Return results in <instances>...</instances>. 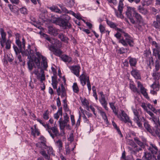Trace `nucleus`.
I'll use <instances>...</instances> for the list:
<instances>
[{
    "instance_id": "c85d7f7f",
    "label": "nucleus",
    "mask_w": 160,
    "mask_h": 160,
    "mask_svg": "<svg viewBox=\"0 0 160 160\" xmlns=\"http://www.w3.org/2000/svg\"><path fill=\"white\" fill-rule=\"evenodd\" d=\"M134 16L137 19L138 22L139 23H143L144 22V20L142 16L140 14H139L137 12H136L134 15Z\"/></svg>"
},
{
    "instance_id": "0e129e2a",
    "label": "nucleus",
    "mask_w": 160,
    "mask_h": 160,
    "mask_svg": "<svg viewBox=\"0 0 160 160\" xmlns=\"http://www.w3.org/2000/svg\"><path fill=\"white\" fill-rule=\"evenodd\" d=\"M39 140L40 142H42L43 145H45L46 142V139L43 136H41L39 138Z\"/></svg>"
},
{
    "instance_id": "6ab92c4d",
    "label": "nucleus",
    "mask_w": 160,
    "mask_h": 160,
    "mask_svg": "<svg viewBox=\"0 0 160 160\" xmlns=\"http://www.w3.org/2000/svg\"><path fill=\"white\" fill-rule=\"evenodd\" d=\"M58 123L60 129L63 132V130L65 127L67 126L68 122L63 120L62 118L61 117L59 119L58 121Z\"/></svg>"
},
{
    "instance_id": "f3484780",
    "label": "nucleus",
    "mask_w": 160,
    "mask_h": 160,
    "mask_svg": "<svg viewBox=\"0 0 160 160\" xmlns=\"http://www.w3.org/2000/svg\"><path fill=\"white\" fill-rule=\"evenodd\" d=\"M97 107L98 112L100 114L104 122L107 124H108V121L105 113L102 110V108L99 107Z\"/></svg>"
},
{
    "instance_id": "2eb2a0df",
    "label": "nucleus",
    "mask_w": 160,
    "mask_h": 160,
    "mask_svg": "<svg viewBox=\"0 0 160 160\" xmlns=\"http://www.w3.org/2000/svg\"><path fill=\"white\" fill-rule=\"evenodd\" d=\"M138 87L140 90L141 93L147 99L149 98L147 93L146 92V89L143 87L142 84L139 81L137 82Z\"/></svg>"
},
{
    "instance_id": "052dcab7",
    "label": "nucleus",
    "mask_w": 160,
    "mask_h": 160,
    "mask_svg": "<svg viewBox=\"0 0 160 160\" xmlns=\"http://www.w3.org/2000/svg\"><path fill=\"white\" fill-rule=\"evenodd\" d=\"M44 149H47L48 154H51L52 152L53 149L51 147H48L46 145Z\"/></svg>"
},
{
    "instance_id": "c03bdc74",
    "label": "nucleus",
    "mask_w": 160,
    "mask_h": 160,
    "mask_svg": "<svg viewBox=\"0 0 160 160\" xmlns=\"http://www.w3.org/2000/svg\"><path fill=\"white\" fill-rule=\"evenodd\" d=\"M106 21L107 24L109 26L110 28H116L117 25L114 22L108 19H106Z\"/></svg>"
},
{
    "instance_id": "a878e982",
    "label": "nucleus",
    "mask_w": 160,
    "mask_h": 160,
    "mask_svg": "<svg viewBox=\"0 0 160 160\" xmlns=\"http://www.w3.org/2000/svg\"><path fill=\"white\" fill-rule=\"evenodd\" d=\"M44 36L45 37L46 39L48 40L52 44V45L57 43L58 41L57 40L54 39L52 38H51L48 37V36L46 34L44 35Z\"/></svg>"
},
{
    "instance_id": "c756f323",
    "label": "nucleus",
    "mask_w": 160,
    "mask_h": 160,
    "mask_svg": "<svg viewBox=\"0 0 160 160\" xmlns=\"http://www.w3.org/2000/svg\"><path fill=\"white\" fill-rule=\"evenodd\" d=\"M61 58L62 61L65 62H70L72 60V58L66 55H63Z\"/></svg>"
},
{
    "instance_id": "e2e57ef3",
    "label": "nucleus",
    "mask_w": 160,
    "mask_h": 160,
    "mask_svg": "<svg viewBox=\"0 0 160 160\" xmlns=\"http://www.w3.org/2000/svg\"><path fill=\"white\" fill-rule=\"evenodd\" d=\"M152 25L156 28H160V24L157 20L153 22Z\"/></svg>"
},
{
    "instance_id": "39448f33",
    "label": "nucleus",
    "mask_w": 160,
    "mask_h": 160,
    "mask_svg": "<svg viewBox=\"0 0 160 160\" xmlns=\"http://www.w3.org/2000/svg\"><path fill=\"white\" fill-rule=\"evenodd\" d=\"M41 59L35 57L33 60L30 59L28 62V67L29 70L31 71L33 68V66L35 64L38 68H41L40 60Z\"/></svg>"
},
{
    "instance_id": "4c0bfd02",
    "label": "nucleus",
    "mask_w": 160,
    "mask_h": 160,
    "mask_svg": "<svg viewBox=\"0 0 160 160\" xmlns=\"http://www.w3.org/2000/svg\"><path fill=\"white\" fill-rule=\"evenodd\" d=\"M55 144L56 146L58 148L60 151L62 150V141L59 139L55 142Z\"/></svg>"
},
{
    "instance_id": "72a5a7b5",
    "label": "nucleus",
    "mask_w": 160,
    "mask_h": 160,
    "mask_svg": "<svg viewBox=\"0 0 160 160\" xmlns=\"http://www.w3.org/2000/svg\"><path fill=\"white\" fill-rule=\"evenodd\" d=\"M58 37L61 40L65 42H68V38L63 34L60 33L58 35Z\"/></svg>"
},
{
    "instance_id": "f03ea898",
    "label": "nucleus",
    "mask_w": 160,
    "mask_h": 160,
    "mask_svg": "<svg viewBox=\"0 0 160 160\" xmlns=\"http://www.w3.org/2000/svg\"><path fill=\"white\" fill-rule=\"evenodd\" d=\"M122 31L120 32L123 34V35L125 37V39L122 38L119 40V42L124 46H127L128 44L130 47H133L134 45V42L132 38L122 29Z\"/></svg>"
},
{
    "instance_id": "ddd939ff",
    "label": "nucleus",
    "mask_w": 160,
    "mask_h": 160,
    "mask_svg": "<svg viewBox=\"0 0 160 160\" xmlns=\"http://www.w3.org/2000/svg\"><path fill=\"white\" fill-rule=\"evenodd\" d=\"M49 49L52 51L55 55L60 57L62 53V52L59 49L56 48L55 44L51 45L49 46Z\"/></svg>"
},
{
    "instance_id": "cd10ccee",
    "label": "nucleus",
    "mask_w": 160,
    "mask_h": 160,
    "mask_svg": "<svg viewBox=\"0 0 160 160\" xmlns=\"http://www.w3.org/2000/svg\"><path fill=\"white\" fill-rule=\"evenodd\" d=\"M67 94L65 88L62 84L61 85V97L62 98L67 99Z\"/></svg>"
},
{
    "instance_id": "9d476101",
    "label": "nucleus",
    "mask_w": 160,
    "mask_h": 160,
    "mask_svg": "<svg viewBox=\"0 0 160 160\" xmlns=\"http://www.w3.org/2000/svg\"><path fill=\"white\" fill-rule=\"evenodd\" d=\"M152 154H156L158 151V148L155 144L150 143L147 145L145 147Z\"/></svg>"
},
{
    "instance_id": "412c9836",
    "label": "nucleus",
    "mask_w": 160,
    "mask_h": 160,
    "mask_svg": "<svg viewBox=\"0 0 160 160\" xmlns=\"http://www.w3.org/2000/svg\"><path fill=\"white\" fill-rule=\"evenodd\" d=\"M128 59L129 60V63L131 67H135L136 66L137 62V60L136 58L129 57L128 58Z\"/></svg>"
},
{
    "instance_id": "a19ab883",
    "label": "nucleus",
    "mask_w": 160,
    "mask_h": 160,
    "mask_svg": "<svg viewBox=\"0 0 160 160\" xmlns=\"http://www.w3.org/2000/svg\"><path fill=\"white\" fill-rule=\"evenodd\" d=\"M144 126L148 131L151 133H152V130L151 129L150 125L148 122H145Z\"/></svg>"
},
{
    "instance_id": "a18cd8bd",
    "label": "nucleus",
    "mask_w": 160,
    "mask_h": 160,
    "mask_svg": "<svg viewBox=\"0 0 160 160\" xmlns=\"http://www.w3.org/2000/svg\"><path fill=\"white\" fill-rule=\"evenodd\" d=\"M40 153L43 156L45 159L48 160L50 159V157L44 151L40 152Z\"/></svg>"
},
{
    "instance_id": "a211bd4d",
    "label": "nucleus",
    "mask_w": 160,
    "mask_h": 160,
    "mask_svg": "<svg viewBox=\"0 0 160 160\" xmlns=\"http://www.w3.org/2000/svg\"><path fill=\"white\" fill-rule=\"evenodd\" d=\"M131 75L136 79H139L141 78V76L138 70L133 68L131 72Z\"/></svg>"
},
{
    "instance_id": "69168bd1",
    "label": "nucleus",
    "mask_w": 160,
    "mask_h": 160,
    "mask_svg": "<svg viewBox=\"0 0 160 160\" xmlns=\"http://www.w3.org/2000/svg\"><path fill=\"white\" fill-rule=\"evenodd\" d=\"M141 107L144 110L146 111L147 112L149 111L147 108V106H146L145 103L144 102H142L141 105Z\"/></svg>"
},
{
    "instance_id": "603ef678",
    "label": "nucleus",
    "mask_w": 160,
    "mask_h": 160,
    "mask_svg": "<svg viewBox=\"0 0 160 160\" xmlns=\"http://www.w3.org/2000/svg\"><path fill=\"white\" fill-rule=\"evenodd\" d=\"M40 72L41 73V75L40 76L39 78H40V81L41 82H42L43 81L45 80V75L44 73V71L42 69H41Z\"/></svg>"
},
{
    "instance_id": "58836bf2",
    "label": "nucleus",
    "mask_w": 160,
    "mask_h": 160,
    "mask_svg": "<svg viewBox=\"0 0 160 160\" xmlns=\"http://www.w3.org/2000/svg\"><path fill=\"white\" fill-rule=\"evenodd\" d=\"M51 21L53 23L59 24V25L61 23L60 18H56L52 17Z\"/></svg>"
},
{
    "instance_id": "5701e85b",
    "label": "nucleus",
    "mask_w": 160,
    "mask_h": 160,
    "mask_svg": "<svg viewBox=\"0 0 160 160\" xmlns=\"http://www.w3.org/2000/svg\"><path fill=\"white\" fill-rule=\"evenodd\" d=\"M48 30L49 33L50 34L56 35L58 33V30L52 26L48 27Z\"/></svg>"
},
{
    "instance_id": "5fc2aeb1",
    "label": "nucleus",
    "mask_w": 160,
    "mask_h": 160,
    "mask_svg": "<svg viewBox=\"0 0 160 160\" xmlns=\"http://www.w3.org/2000/svg\"><path fill=\"white\" fill-rule=\"evenodd\" d=\"M36 146L37 147L40 148L42 150H43L46 146V144L43 145L42 142H39L36 144Z\"/></svg>"
},
{
    "instance_id": "13d9d810",
    "label": "nucleus",
    "mask_w": 160,
    "mask_h": 160,
    "mask_svg": "<svg viewBox=\"0 0 160 160\" xmlns=\"http://www.w3.org/2000/svg\"><path fill=\"white\" fill-rule=\"evenodd\" d=\"M160 51H158L157 50L154 49L153 54L156 56L157 57L158 59L160 60Z\"/></svg>"
},
{
    "instance_id": "79ce46f5",
    "label": "nucleus",
    "mask_w": 160,
    "mask_h": 160,
    "mask_svg": "<svg viewBox=\"0 0 160 160\" xmlns=\"http://www.w3.org/2000/svg\"><path fill=\"white\" fill-rule=\"evenodd\" d=\"M31 129L32 134L35 137L36 134L38 136H39V135L40 132L38 129H35L34 130L32 128H31Z\"/></svg>"
},
{
    "instance_id": "bb28decb",
    "label": "nucleus",
    "mask_w": 160,
    "mask_h": 160,
    "mask_svg": "<svg viewBox=\"0 0 160 160\" xmlns=\"http://www.w3.org/2000/svg\"><path fill=\"white\" fill-rule=\"evenodd\" d=\"M151 117L149 118V120L153 121V122H156L158 121V118L155 116L154 115V114L151 111H149L147 112Z\"/></svg>"
},
{
    "instance_id": "f704fd0d",
    "label": "nucleus",
    "mask_w": 160,
    "mask_h": 160,
    "mask_svg": "<svg viewBox=\"0 0 160 160\" xmlns=\"http://www.w3.org/2000/svg\"><path fill=\"white\" fill-rule=\"evenodd\" d=\"M127 49L123 47L121 48H117V52L120 54H122L127 52Z\"/></svg>"
},
{
    "instance_id": "4be33fe9",
    "label": "nucleus",
    "mask_w": 160,
    "mask_h": 160,
    "mask_svg": "<svg viewBox=\"0 0 160 160\" xmlns=\"http://www.w3.org/2000/svg\"><path fill=\"white\" fill-rule=\"evenodd\" d=\"M99 101L102 106L107 110H108V108L107 107L108 102L106 100L105 98H100Z\"/></svg>"
},
{
    "instance_id": "4468645a",
    "label": "nucleus",
    "mask_w": 160,
    "mask_h": 160,
    "mask_svg": "<svg viewBox=\"0 0 160 160\" xmlns=\"http://www.w3.org/2000/svg\"><path fill=\"white\" fill-rule=\"evenodd\" d=\"M71 72L77 77L79 76V72L80 67L79 65H74L70 66L69 67Z\"/></svg>"
},
{
    "instance_id": "338daca9",
    "label": "nucleus",
    "mask_w": 160,
    "mask_h": 160,
    "mask_svg": "<svg viewBox=\"0 0 160 160\" xmlns=\"http://www.w3.org/2000/svg\"><path fill=\"white\" fill-rule=\"evenodd\" d=\"M99 29L100 32L102 34L105 31V28L103 25L101 24H100L99 27Z\"/></svg>"
},
{
    "instance_id": "2f4dec72",
    "label": "nucleus",
    "mask_w": 160,
    "mask_h": 160,
    "mask_svg": "<svg viewBox=\"0 0 160 160\" xmlns=\"http://www.w3.org/2000/svg\"><path fill=\"white\" fill-rule=\"evenodd\" d=\"M60 115L61 116H62V108L61 107L59 108L57 112L54 114V118L57 120L59 118Z\"/></svg>"
},
{
    "instance_id": "680f3d73",
    "label": "nucleus",
    "mask_w": 160,
    "mask_h": 160,
    "mask_svg": "<svg viewBox=\"0 0 160 160\" xmlns=\"http://www.w3.org/2000/svg\"><path fill=\"white\" fill-rule=\"evenodd\" d=\"M32 74H35L37 76V78L38 79L40 78L39 73L38 70V69H36L34 70V71L31 72Z\"/></svg>"
},
{
    "instance_id": "9b49d317",
    "label": "nucleus",
    "mask_w": 160,
    "mask_h": 160,
    "mask_svg": "<svg viewBox=\"0 0 160 160\" xmlns=\"http://www.w3.org/2000/svg\"><path fill=\"white\" fill-rule=\"evenodd\" d=\"M81 84L82 86L85 85L88 81H90L89 76H87L85 73H83L79 77Z\"/></svg>"
},
{
    "instance_id": "0eeeda50",
    "label": "nucleus",
    "mask_w": 160,
    "mask_h": 160,
    "mask_svg": "<svg viewBox=\"0 0 160 160\" xmlns=\"http://www.w3.org/2000/svg\"><path fill=\"white\" fill-rule=\"evenodd\" d=\"M16 43L18 46L20 50L23 49L25 50V42L24 38H22L21 41L20 38L21 37L19 34L17 33L16 34Z\"/></svg>"
},
{
    "instance_id": "1a4fd4ad",
    "label": "nucleus",
    "mask_w": 160,
    "mask_h": 160,
    "mask_svg": "<svg viewBox=\"0 0 160 160\" xmlns=\"http://www.w3.org/2000/svg\"><path fill=\"white\" fill-rule=\"evenodd\" d=\"M117 116L121 120L124 122L125 123L129 122L130 125L132 126V122L128 116L125 113L124 111L122 110L121 111V114L118 115V113Z\"/></svg>"
},
{
    "instance_id": "7c9ffc66",
    "label": "nucleus",
    "mask_w": 160,
    "mask_h": 160,
    "mask_svg": "<svg viewBox=\"0 0 160 160\" xmlns=\"http://www.w3.org/2000/svg\"><path fill=\"white\" fill-rule=\"evenodd\" d=\"M151 87L157 91H159L160 89V85L158 82H154L151 86Z\"/></svg>"
},
{
    "instance_id": "37998d69",
    "label": "nucleus",
    "mask_w": 160,
    "mask_h": 160,
    "mask_svg": "<svg viewBox=\"0 0 160 160\" xmlns=\"http://www.w3.org/2000/svg\"><path fill=\"white\" fill-rule=\"evenodd\" d=\"M109 104L110 108L113 110V112L114 113L115 115H117L118 112L116 109V108L114 106V103L113 102H109Z\"/></svg>"
},
{
    "instance_id": "8fccbe9b",
    "label": "nucleus",
    "mask_w": 160,
    "mask_h": 160,
    "mask_svg": "<svg viewBox=\"0 0 160 160\" xmlns=\"http://www.w3.org/2000/svg\"><path fill=\"white\" fill-rule=\"evenodd\" d=\"M127 142L128 144L130 145L132 147H137V145L136 144V143L132 140L128 139L127 140Z\"/></svg>"
},
{
    "instance_id": "bf43d9fd",
    "label": "nucleus",
    "mask_w": 160,
    "mask_h": 160,
    "mask_svg": "<svg viewBox=\"0 0 160 160\" xmlns=\"http://www.w3.org/2000/svg\"><path fill=\"white\" fill-rule=\"evenodd\" d=\"M82 104L86 106V109L88 110H89V108L88 106V103L86 99H84L82 101Z\"/></svg>"
},
{
    "instance_id": "6e6552de",
    "label": "nucleus",
    "mask_w": 160,
    "mask_h": 160,
    "mask_svg": "<svg viewBox=\"0 0 160 160\" xmlns=\"http://www.w3.org/2000/svg\"><path fill=\"white\" fill-rule=\"evenodd\" d=\"M35 54L38 57L41 59L40 63L43 68L45 70L47 69L48 67V60L47 58L43 56L38 52H36Z\"/></svg>"
},
{
    "instance_id": "de8ad7c7",
    "label": "nucleus",
    "mask_w": 160,
    "mask_h": 160,
    "mask_svg": "<svg viewBox=\"0 0 160 160\" xmlns=\"http://www.w3.org/2000/svg\"><path fill=\"white\" fill-rule=\"evenodd\" d=\"M155 70L154 71H158L160 68V62L157 60L155 62Z\"/></svg>"
},
{
    "instance_id": "aec40b11",
    "label": "nucleus",
    "mask_w": 160,
    "mask_h": 160,
    "mask_svg": "<svg viewBox=\"0 0 160 160\" xmlns=\"http://www.w3.org/2000/svg\"><path fill=\"white\" fill-rule=\"evenodd\" d=\"M153 155L149 152H146L144 153L143 158L144 160H153L154 157V155Z\"/></svg>"
},
{
    "instance_id": "7ed1b4c3",
    "label": "nucleus",
    "mask_w": 160,
    "mask_h": 160,
    "mask_svg": "<svg viewBox=\"0 0 160 160\" xmlns=\"http://www.w3.org/2000/svg\"><path fill=\"white\" fill-rule=\"evenodd\" d=\"M45 128L53 139H54L55 137H57L60 135L58 128L56 126L54 125V127H51L48 124H46L45 126Z\"/></svg>"
},
{
    "instance_id": "ea45409f",
    "label": "nucleus",
    "mask_w": 160,
    "mask_h": 160,
    "mask_svg": "<svg viewBox=\"0 0 160 160\" xmlns=\"http://www.w3.org/2000/svg\"><path fill=\"white\" fill-rule=\"evenodd\" d=\"M152 75L153 78L155 80H158L159 79L160 77V74L159 72H158V71H154Z\"/></svg>"
},
{
    "instance_id": "b1692460",
    "label": "nucleus",
    "mask_w": 160,
    "mask_h": 160,
    "mask_svg": "<svg viewBox=\"0 0 160 160\" xmlns=\"http://www.w3.org/2000/svg\"><path fill=\"white\" fill-rule=\"evenodd\" d=\"M48 8L52 12L60 14L62 13V11L56 6L52 5L51 7H48Z\"/></svg>"
},
{
    "instance_id": "774afa93",
    "label": "nucleus",
    "mask_w": 160,
    "mask_h": 160,
    "mask_svg": "<svg viewBox=\"0 0 160 160\" xmlns=\"http://www.w3.org/2000/svg\"><path fill=\"white\" fill-rule=\"evenodd\" d=\"M20 12L22 14H26L27 13V9L24 7H22L20 9Z\"/></svg>"
},
{
    "instance_id": "c9c22d12",
    "label": "nucleus",
    "mask_w": 160,
    "mask_h": 160,
    "mask_svg": "<svg viewBox=\"0 0 160 160\" xmlns=\"http://www.w3.org/2000/svg\"><path fill=\"white\" fill-rule=\"evenodd\" d=\"M129 87L131 90L134 92H137L139 94L140 93V91L133 84L130 83L129 85Z\"/></svg>"
},
{
    "instance_id": "e433bc0d",
    "label": "nucleus",
    "mask_w": 160,
    "mask_h": 160,
    "mask_svg": "<svg viewBox=\"0 0 160 160\" xmlns=\"http://www.w3.org/2000/svg\"><path fill=\"white\" fill-rule=\"evenodd\" d=\"M147 107L150 109L151 111L153 112L154 113L157 114L158 113H159V110H160V109H156L151 104L148 103L147 105Z\"/></svg>"
},
{
    "instance_id": "f8f14e48",
    "label": "nucleus",
    "mask_w": 160,
    "mask_h": 160,
    "mask_svg": "<svg viewBox=\"0 0 160 160\" xmlns=\"http://www.w3.org/2000/svg\"><path fill=\"white\" fill-rule=\"evenodd\" d=\"M33 54V51L31 48V46L29 44L27 49L22 52V54L23 56H28V58L30 59L31 58V55Z\"/></svg>"
},
{
    "instance_id": "473e14b6",
    "label": "nucleus",
    "mask_w": 160,
    "mask_h": 160,
    "mask_svg": "<svg viewBox=\"0 0 160 160\" xmlns=\"http://www.w3.org/2000/svg\"><path fill=\"white\" fill-rule=\"evenodd\" d=\"M134 140L135 142V143L138 144L140 147L142 148H144L146 146L144 144V143L141 142L139 139V138L137 137H135L134 138Z\"/></svg>"
},
{
    "instance_id": "09e8293b",
    "label": "nucleus",
    "mask_w": 160,
    "mask_h": 160,
    "mask_svg": "<svg viewBox=\"0 0 160 160\" xmlns=\"http://www.w3.org/2000/svg\"><path fill=\"white\" fill-rule=\"evenodd\" d=\"M58 5L60 8L62 10V12H63L67 13L69 11H68L66 9V8L63 6V5L61 4H58Z\"/></svg>"
},
{
    "instance_id": "423d86ee",
    "label": "nucleus",
    "mask_w": 160,
    "mask_h": 160,
    "mask_svg": "<svg viewBox=\"0 0 160 160\" xmlns=\"http://www.w3.org/2000/svg\"><path fill=\"white\" fill-rule=\"evenodd\" d=\"M123 1L124 0H120L118 6V10L114 8L116 16L118 18L121 19L124 18V16L122 13L123 8V4L122 3Z\"/></svg>"
},
{
    "instance_id": "6e6d98bb",
    "label": "nucleus",
    "mask_w": 160,
    "mask_h": 160,
    "mask_svg": "<svg viewBox=\"0 0 160 160\" xmlns=\"http://www.w3.org/2000/svg\"><path fill=\"white\" fill-rule=\"evenodd\" d=\"M112 124L113 126L117 130V132H118V133L121 135V136H122V134L120 131L119 128L117 127L116 123L114 122H112Z\"/></svg>"
},
{
    "instance_id": "864d4df0",
    "label": "nucleus",
    "mask_w": 160,
    "mask_h": 160,
    "mask_svg": "<svg viewBox=\"0 0 160 160\" xmlns=\"http://www.w3.org/2000/svg\"><path fill=\"white\" fill-rule=\"evenodd\" d=\"M42 116L43 118L45 120H47L49 119V111L48 110L44 112Z\"/></svg>"
},
{
    "instance_id": "3c124183",
    "label": "nucleus",
    "mask_w": 160,
    "mask_h": 160,
    "mask_svg": "<svg viewBox=\"0 0 160 160\" xmlns=\"http://www.w3.org/2000/svg\"><path fill=\"white\" fill-rule=\"evenodd\" d=\"M72 88L74 92L78 93V92L79 89L76 82H74L73 83Z\"/></svg>"
},
{
    "instance_id": "393cba45",
    "label": "nucleus",
    "mask_w": 160,
    "mask_h": 160,
    "mask_svg": "<svg viewBox=\"0 0 160 160\" xmlns=\"http://www.w3.org/2000/svg\"><path fill=\"white\" fill-rule=\"evenodd\" d=\"M138 10L140 13L144 15H146L148 13L147 9L144 8V7H142L141 5L138 6Z\"/></svg>"
},
{
    "instance_id": "f257e3e1",
    "label": "nucleus",
    "mask_w": 160,
    "mask_h": 160,
    "mask_svg": "<svg viewBox=\"0 0 160 160\" xmlns=\"http://www.w3.org/2000/svg\"><path fill=\"white\" fill-rule=\"evenodd\" d=\"M0 33L1 38L0 39V43L1 46L3 48L5 43V48L7 49H9L11 48V41L8 39L7 40L6 33L5 32L2 28H0Z\"/></svg>"
},
{
    "instance_id": "49530a36",
    "label": "nucleus",
    "mask_w": 160,
    "mask_h": 160,
    "mask_svg": "<svg viewBox=\"0 0 160 160\" xmlns=\"http://www.w3.org/2000/svg\"><path fill=\"white\" fill-rule=\"evenodd\" d=\"M58 83V81L57 80L54 78L53 77H52V85L53 88L54 89L57 88V84Z\"/></svg>"
},
{
    "instance_id": "dca6fc26",
    "label": "nucleus",
    "mask_w": 160,
    "mask_h": 160,
    "mask_svg": "<svg viewBox=\"0 0 160 160\" xmlns=\"http://www.w3.org/2000/svg\"><path fill=\"white\" fill-rule=\"evenodd\" d=\"M136 12L134 8L128 7L127 10L126 12V15L128 18H131L132 17V15H134Z\"/></svg>"
},
{
    "instance_id": "4d7b16f0",
    "label": "nucleus",
    "mask_w": 160,
    "mask_h": 160,
    "mask_svg": "<svg viewBox=\"0 0 160 160\" xmlns=\"http://www.w3.org/2000/svg\"><path fill=\"white\" fill-rule=\"evenodd\" d=\"M13 48L14 51L17 55L19 54L20 52H21L22 53V50H20L19 48L18 49L17 47V46H15V45H13Z\"/></svg>"
},
{
    "instance_id": "20e7f679",
    "label": "nucleus",
    "mask_w": 160,
    "mask_h": 160,
    "mask_svg": "<svg viewBox=\"0 0 160 160\" xmlns=\"http://www.w3.org/2000/svg\"><path fill=\"white\" fill-rule=\"evenodd\" d=\"M70 18L67 15H63L60 18L61 23L60 26H62L66 29L69 28H71V25L69 21Z\"/></svg>"
}]
</instances>
